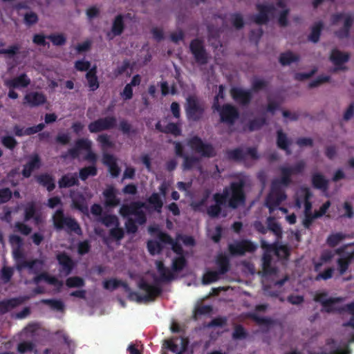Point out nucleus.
<instances>
[{
    "label": "nucleus",
    "instance_id": "obj_8",
    "mask_svg": "<svg viewBox=\"0 0 354 354\" xmlns=\"http://www.w3.org/2000/svg\"><path fill=\"white\" fill-rule=\"evenodd\" d=\"M342 19H344L343 26L335 32V35L339 39L348 38L351 35V28L354 21L353 15L348 13L337 12L333 14L331 17L333 24H337Z\"/></svg>",
    "mask_w": 354,
    "mask_h": 354
},
{
    "label": "nucleus",
    "instance_id": "obj_15",
    "mask_svg": "<svg viewBox=\"0 0 354 354\" xmlns=\"http://www.w3.org/2000/svg\"><path fill=\"white\" fill-rule=\"evenodd\" d=\"M257 9L259 13L254 15L252 19L258 25L267 24L269 21V15H272L275 11V8L273 4H258Z\"/></svg>",
    "mask_w": 354,
    "mask_h": 354
},
{
    "label": "nucleus",
    "instance_id": "obj_20",
    "mask_svg": "<svg viewBox=\"0 0 354 354\" xmlns=\"http://www.w3.org/2000/svg\"><path fill=\"white\" fill-rule=\"evenodd\" d=\"M102 162L109 168L112 178H118L121 172V169L118 165L117 158L112 154L104 153L102 156Z\"/></svg>",
    "mask_w": 354,
    "mask_h": 354
},
{
    "label": "nucleus",
    "instance_id": "obj_53",
    "mask_svg": "<svg viewBox=\"0 0 354 354\" xmlns=\"http://www.w3.org/2000/svg\"><path fill=\"white\" fill-rule=\"evenodd\" d=\"M268 229L271 230L272 232L276 236H279L282 233L281 227L279 223L274 221V217H268L267 218Z\"/></svg>",
    "mask_w": 354,
    "mask_h": 354
},
{
    "label": "nucleus",
    "instance_id": "obj_2",
    "mask_svg": "<svg viewBox=\"0 0 354 354\" xmlns=\"http://www.w3.org/2000/svg\"><path fill=\"white\" fill-rule=\"evenodd\" d=\"M104 288L106 290H115L119 287H122L124 292L127 293V298L130 301L137 303H148L153 301L156 297L159 296L162 292L161 287L157 285H151L148 282L142 279L139 281L138 286L140 290L147 292L144 295H139L138 292L133 291L127 282L116 279H110L105 280L103 283Z\"/></svg>",
    "mask_w": 354,
    "mask_h": 354
},
{
    "label": "nucleus",
    "instance_id": "obj_1",
    "mask_svg": "<svg viewBox=\"0 0 354 354\" xmlns=\"http://www.w3.org/2000/svg\"><path fill=\"white\" fill-rule=\"evenodd\" d=\"M245 184L244 179H239L225 186L223 189V193L214 194L213 200L215 204L207 207L208 216L212 218H218L222 212V207L225 205L233 209L243 206L246 201Z\"/></svg>",
    "mask_w": 354,
    "mask_h": 354
},
{
    "label": "nucleus",
    "instance_id": "obj_26",
    "mask_svg": "<svg viewBox=\"0 0 354 354\" xmlns=\"http://www.w3.org/2000/svg\"><path fill=\"white\" fill-rule=\"evenodd\" d=\"M42 280L47 282L48 284L57 287L58 290H60L61 288L63 286V282L62 281L55 276L49 275L46 272L41 273L33 277L34 284H38Z\"/></svg>",
    "mask_w": 354,
    "mask_h": 354
},
{
    "label": "nucleus",
    "instance_id": "obj_56",
    "mask_svg": "<svg viewBox=\"0 0 354 354\" xmlns=\"http://www.w3.org/2000/svg\"><path fill=\"white\" fill-rule=\"evenodd\" d=\"M97 142L100 143L102 149L111 148L114 146V143L110 140V136L107 133L98 135Z\"/></svg>",
    "mask_w": 354,
    "mask_h": 354
},
{
    "label": "nucleus",
    "instance_id": "obj_51",
    "mask_svg": "<svg viewBox=\"0 0 354 354\" xmlns=\"http://www.w3.org/2000/svg\"><path fill=\"white\" fill-rule=\"evenodd\" d=\"M119 129L124 134L129 136L131 134H136V129H133L132 125L125 119H122L119 123Z\"/></svg>",
    "mask_w": 354,
    "mask_h": 354
},
{
    "label": "nucleus",
    "instance_id": "obj_25",
    "mask_svg": "<svg viewBox=\"0 0 354 354\" xmlns=\"http://www.w3.org/2000/svg\"><path fill=\"white\" fill-rule=\"evenodd\" d=\"M37 183L46 187L48 192H51L56 187L55 178L53 175L43 173L35 176Z\"/></svg>",
    "mask_w": 354,
    "mask_h": 354
},
{
    "label": "nucleus",
    "instance_id": "obj_7",
    "mask_svg": "<svg viewBox=\"0 0 354 354\" xmlns=\"http://www.w3.org/2000/svg\"><path fill=\"white\" fill-rule=\"evenodd\" d=\"M205 107L196 95H189L186 99L185 114L189 120L198 122L204 115Z\"/></svg>",
    "mask_w": 354,
    "mask_h": 354
},
{
    "label": "nucleus",
    "instance_id": "obj_37",
    "mask_svg": "<svg viewBox=\"0 0 354 354\" xmlns=\"http://www.w3.org/2000/svg\"><path fill=\"white\" fill-rule=\"evenodd\" d=\"M341 297H329L321 305L322 306V312L326 313H334L336 310L335 305L342 301Z\"/></svg>",
    "mask_w": 354,
    "mask_h": 354
},
{
    "label": "nucleus",
    "instance_id": "obj_17",
    "mask_svg": "<svg viewBox=\"0 0 354 354\" xmlns=\"http://www.w3.org/2000/svg\"><path fill=\"white\" fill-rule=\"evenodd\" d=\"M57 259L58 264L61 266L60 272L65 276L70 275L75 266L71 256L66 252H61L57 255Z\"/></svg>",
    "mask_w": 354,
    "mask_h": 354
},
{
    "label": "nucleus",
    "instance_id": "obj_24",
    "mask_svg": "<svg viewBox=\"0 0 354 354\" xmlns=\"http://www.w3.org/2000/svg\"><path fill=\"white\" fill-rule=\"evenodd\" d=\"M350 59V55L347 53H343L338 49H333L331 51L330 55V60L336 66L337 68L333 69L334 72L337 71L338 69L341 68L339 66L344 63L348 62Z\"/></svg>",
    "mask_w": 354,
    "mask_h": 354
},
{
    "label": "nucleus",
    "instance_id": "obj_46",
    "mask_svg": "<svg viewBox=\"0 0 354 354\" xmlns=\"http://www.w3.org/2000/svg\"><path fill=\"white\" fill-rule=\"evenodd\" d=\"M5 43L3 41L0 42V55H7L9 58H12L19 53L20 46L19 44H15L8 47V48H1L3 47Z\"/></svg>",
    "mask_w": 354,
    "mask_h": 354
},
{
    "label": "nucleus",
    "instance_id": "obj_31",
    "mask_svg": "<svg viewBox=\"0 0 354 354\" xmlns=\"http://www.w3.org/2000/svg\"><path fill=\"white\" fill-rule=\"evenodd\" d=\"M277 145L279 149L285 150L288 155L291 153L290 145V140L287 138V134L282 129L277 131Z\"/></svg>",
    "mask_w": 354,
    "mask_h": 354
},
{
    "label": "nucleus",
    "instance_id": "obj_43",
    "mask_svg": "<svg viewBox=\"0 0 354 354\" xmlns=\"http://www.w3.org/2000/svg\"><path fill=\"white\" fill-rule=\"evenodd\" d=\"M261 247L263 248H271L274 249L275 251V254L277 255H281L284 258H288L290 252L288 250V248L286 245H279L276 246L274 245H268L264 241L261 242Z\"/></svg>",
    "mask_w": 354,
    "mask_h": 354
},
{
    "label": "nucleus",
    "instance_id": "obj_47",
    "mask_svg": "<svg viewBox=\"0 0 354 354\" xmlns=\"http://www.w3.org/2000/svg\"><path fill=\"white\" fill-rule=\"evenodd\" d=\"M66 286L69 288H82L85 286V280L78 276L71 277L66 279Z\"/></svg>",
    "mask_w": 354,
    "mask_h": 354
},
{
    "label": "nucleus",
    "instance_id": "obj_10",
    "mask_svg": "<svg viewBox=\"0 0 354 354\" xmlns=\"http://www.w3.org/2000/svg\"><path fill=\"white\" fill-rule=\"evenodd\" d=\"M117 127V118L115 116L110 115L100 118L92 121L88 125V130L92 133H95L106 130L115 129Z\"/></svg>",
    "mask_w": 354,
    "mask_h": 354
},
{
    "label": "nucleus",
    "instance_id": "obj_18",
    "mask_svg": "<svg viewBox=\"0 0 354 354\" xmlns=\"http://www.w3.org/2000/svg\"><path fill=\"white\" fill-rule=\"evenodd\" d=\"M41 167V160L37 153L32 154L29 157L28 161L24 165L21 170V174L24 178H29L34 170L38 169Z\"/></svg>",
    "mask_w": 354,
    "mask_h": 354
},
{
    "label": "nucleus",
    "instance_id": "obj_54",
    "mask_svg": "<svg viewBox=\"0 0 354 354\" xmlns=\"http://www.w3.org/2000/svg\"><path fill=\"white\" fill-rule=\"evenodd\" d=\"M147 248H148L149 252L153 255L159 254L163 249V246L160 241L149 240L148 242H147Z\"/></svg>",
    "mask_w": 354,
    "mask_h": 354
},
{
    "label": "nucleus",
    "instance_id": "obj_61",
    "mask_svg": "<svg viewBox=\"0 0 354 354\" xmlns=\"http://www.w3.org/2000/svg\"><path fill=\"white\" fill-rule=\"evenodd\" d=\"M137 218H127V221L124 223V227L126 229V232L129 234H133L137 232L138 226H137Z\"/></svg>",
    "mask_w": 354,
    "mask_h": 354
},
{
    "label": "nucleus",
    "instance_id": "obj_64",
    "mask_svg": "<svg viewBox=\"0 0 354 354\" xmlns=\"http://www.w3.org/2000/svg\"><path fill=\"white\" fill-rule=\"evenodd\" d=\"M2 145L8 149H14L18 145L17 140L12 136H4L1 138Z\"/></svg>",
    "mask_w": 354,
    "mask_h": 354
},
{
    "label": "nucleus",
    "instance_id": "obj_6",
    "mask_svg": "<svg viewBox=\"0 0 354 354\" xmlns=\"http://www.w3.org/2000/svg\"><path fill=\"white\" fill-rule=\"evenodd\" d=\"M145 207L142 201H132L128 205H122L120 209V214L122 218H129L130 215H135L138 224L142 225L147 223V215L141 209Z\"/></svg>",
    "mask_w": 354,
    "mask_h": 354
},
{
    "label": "nucleus",
    "instance_id": "obj_23",
    "mask_svg": "<svg viewBox=\"0 0 354 354\" xmlns=\"http://www.w3.org/2000/svg\"><path fill=\"white\" fill-rule=\"evenodd\" d=\"M30 79L26 74L22 73L20 75L5 81V86L8 88H26L30 84Z\"/></svg>",
    "mask_w": 354,
    "mask_h": 354
},
{
    "label": "nucleus",
    "instance_id": "obj_50",
    "mask_svg": "<svg viewBox=\"0 0 354 354\" xmlns=\"http://www.w3.org/2000/svg\"><path fill=\"white\" fill-rule=\"evenodd\" d=\"M175 341H178V338L165 340L162 348L169 350L174 354H180L179 346Z\"/></svg>",
    "mask_w": 354,
    "mask_h": 354
},
{
    "label": "nucleus",
    "instance_id": "obj_9",
    "mask_svg": "<svg viewBox=\"0 0 354 354\" xmlns=\"http://www.w3.org/2000/svg\"><path fill=\"white\" fill-rule=\"evenodd\" d=\"M216 108L214 109L219 113L220 120L223 124L227 125H234L235 122L239 117V113L237 107L231 104H224L223 105L216 104Z\"/></svg>",
    "mask_w": 354,
    "mask_h": 354
},
{
    "label": "nucleus",
    "instance_id": "obj_57",
    "mask_svg": "<svg viewBox=\"0 0 354 354\" xmlns=\"http://www.w3.org/2000/svg\"><path fill=\"white\" fill-rule=\"evenodd\" d=\"M35 213L36 209L34 203H30L24 209V220L28 221L34 218L36 222H38L39 217L38 216H35Z\"/></svg>",
    "mask_w": 354,
    "mask_h": 354
},
{
    "label": "nucleus",
    "instance_id": "obj_11",
    "mask_svg": "<svg viewBox=\"0 0 354 354\" xmlns=\"http://www.w3.org/2000/svg\"><path fill=\"white\" fill-rule=\"evenodd\" d=\"M189 50L198 64L205 65L207 64L209 55L203 40L198 38L192 39L189 43Z\"/></svg>",
    "mask_w": 354,
    "mask_h": 354
},
{
    "label": "nucleus",
    "instance_id": "obj_49",
    "mask_svg": "<svg viewBox=\"0 0 354 354\" xmlns=\"http://www.w3.org/2000/svg\"><path fill=\"white\" fill-rule=\"evenodd\" d=\"M80 178L85 181L90 176H96L97 174V168L95 165L83 167L79 172Z\"/></svg>",
    "mask_w": 354,
    "mask_h": 354
},
{
    "label": "nucleus",
    "instance_id": "obj_60",
    "mask_svg": "<svg viewBox=\"0 0 354 354\" xmlns=\"http://www.w3.org/2000/svg\"><path fill=\"white\" fill-rule=\"evenodd\" d=\"M183 158V168L184 170H190L196 164L199 162V158L194 156H189L185 155Z\"/></svg>",
    "mask_w": 354,
    "mask_h": 354
},
{
    "label": "nucleus",
    "instance_id": "obj_13",
    "mask_svg": "<svg viewBox=\"0 0 354 354\" xmlns=\"http://www.w3.org/2000/svg\"><path fill=\"white\" fill-rule=\"evenodd\" d=\"M306 167V163L304 160H301L297 162L292 167L282 166L279 167L281 173V181L285 185V187H288L292 183L291 176L292 174H298L303 172Z\"/></svg>",
    "mask_w": 354,
    "mask_h": 354
},
{
    "label": "nucleus",
    "instance_id": "obj_55",
    "mask_svg": "<svg viewBox=\"0 0 354 354\" xmlns=\"http://www.w3.org/2000/svg\"><path fill=\"white\" fill-rule=\"evenodd\" d=\"M266 124V118L265 117L257 118L249 121V130L256 131L261 129L263 126Z\"/></svg>",
    "mask_w": 354,
    "mask_h": 354
},
{
    "label": "nucleus",
    "instance_id": "obj_39",
    "mask_svg": "<svg viewBox=\"0 0 354 354\" xmlns=\"http://www.w3.org/2000/svg\"><path fill=\"white\" fill-rule=\"evenodd\" d=\"M324 28V23L318 21L311 27V33L308 36V39L313 44H317L320 39L322 31Z\"/></svg>",
    "mask_w": 354,
    "mask_h": 354
},
{
    "label": "nucleus",
    "instance_id": "obj_21",
    "mask_svg": "<svg viewBox=\"0 0 354 354\" xmlns=\"http://www.w3.org/2000/svg\"><path fill=\"white\" fill-rule=\"evenodd\" d=\"M24 103L28 104L31 107L39 106L46 103V95L38 91H32L24 95Z\"/></svg>",
    "mask_w": 354,
    "mask_h": 354
},
{
    "label": "nucleus",
    "instance_id": "obj_22",
    "mask_svg": "<svg viewBox=\"0 0 354 354\" xmlns=\"http://www.w3.org/2000/svg\"><path fill=\"white\" fill-rule=\"evenodd\" d=\"M104 197V206L107 208H113L120 204V199L116 195L115 189L110 186L103 192Z\"/></svg>",
    "mask_w": 354,
    "mask_h": 354
},
{
    "label": "nucleus",
    "instance_id": "obj_40",
    "mask_svg": "<svg viewBox=\"0 0 354 354\" xmlns=\"http://www.w3.org/2000/svg\"><path fill=\"white\" fill-rule=\"evenodd\" d=\"M226 157L229 160L235 161H242L245 160V153L241 147H236L233 149H229L226 152Z\"/></svg>",
    "mask_w": 354,
    "mask_h": 354
},
{
    "label": "nucleus",
    "instance_id": "obj_44",
    "mask_svg": "<svg viewBox=\"0 0 354 354\" xmlns=\"http://www.w3.org/2000/svg\"><path fill=\"white\" fill-rule=\"evenodd\" d=\"M347 237V235L341 233H334L330 234L327 239H326V244L330 248H335L338 245V244L342 241V240L345 239Z\"/></svg>",
    "mask_w": 354,
    "mask_h": 354
},
{
    "label": "nucleus",
    "instance_id": "obj_27",
    "mask_svg": "<svg viewBox=\"0 0 354 354\" xmlns=\"http://www.w3.org/2000/svg\"><path fill=\"white\" fill-rule=\"evenodd\" d=\"M124 24L122 15H118L113 21L111 32H108L106 36L109 39H112L115 36L121 35L124 31Z\"/></svg>",
    "mask_w": 354,
    "mask_h": 354
},
{
    "label": "nucleus",
    "instance_id": "obj_28",
    "mask_svg": "<svg viewBox=\"0 0 354 354\" xmlns=\"http://www.w3.org/2000/svg\"><path fill=\"white\" fill-rule=\"evenodd\" d=\"M79 184L80 182L77 173L64 174L58 180V187L60 189L79 185Z\"/></svg>",
    "mask_w": 354,
    "mask_h": 354
},
{
    "label": "nucleus",
    "instance_id": "obj_63",
    "mask_svg": "<svg viewBox=\"0 0 354 354\" xmlns=\"http://www.w3.org/2000/svg\"><path fill=\"white\" fill-rule=\"evenodd\" d=\"M220 274L216 271H208L202 278L203 284H211V283L216 281L219 279Z\"/></svg>",
    "mask_w": 354,
    "mask_h": 354
},
{
    "label": "nucleus",
    "instance_id": "obj_52",
    "mask_svg": "<svg viewBox=\"0 0 354 354\" xmlns=\"http://www.w3.org/2000/svg\"><path fill=\"white\" fill-rule=\"evenodd\" d=\"M187 261L184 255L174 258L172 263V270L174 272H181L186 266Z\"/></svg>",
    "mask_w": 354,
    "mask_h": 354
},
{
    "label": "nucleus",
    "instance_id": "obj_34",
    "mask_svg": "<svg viewBox=\"0 0 354 354\" xmlns=\"http://www.w3.org/2000/svg\"><path fill=\"white\" fill-rule=\"evenodd\" d=\"M85 77L88 82V86L90 91H95L98 89L99 82L97 76V68L95 66L87 71Z\"/></svg>",
    "mask_w": 354,
    "mask_h": 354
},
{
    "label": "nucleus",
    "instance_id": "obj_29",
    "mask_svg": "<svg viewBox=\"0 0 354 354\" xmlns=\"http://www.w3.org/2000/svg\"><path fill=\"white\" fill-rule=\"evenodd\" d=\"M311 184H313L314 188L320 189L324 192H327L328 189V180L321 173L313 174V176H311Z\"/></svg>",
    "mask_w": 354,
    "mask_h": 354
},
{
    "label": "nucleus",
    "instance_id": "obj_30",
    "mask_svg": "<svg viewBox=\"0 0 354 354\" xmlns=\"http://www.w3.org/2000/svg\"><path fill=\"white\" fill-rule=\"evenodd\" d=\"M216 265L218 267L217 272L220 275H224L228 272L230 269V259L225 254H219L216 256Z\"/></svg>",
    "mask_w": 354,
    "mask_h": 354
},
{
    "label": "nucleus",
    "instance_id": "obj_5",
    "mask_svg": "<svg viewBox=\"0 0 354 354\" xmlns=\"http://www.w3.org/2000/svg\"><path fill=\"white\" fill-rule=\"evenodd\" d=\"M82 150L86 151L84 159L93 164H95L97 160V156L92 150V142L86 138L77 139L75 142V145L68 149L67 154L62 155V157L66 158L68 156L75 159L80 156Z\"/></svg>",
    "mask_w": 354,
    "mask_h": 354
},
{
    "label": "nucleus",
    "instance_id": "obj_48",
    "mask_svg": "<svg viewBox=\"0 0 354 354\" xmlns=\"http://www.w3.org/2000/svg\"><path fill=\"white\" fill-rule=\"evenodd\" d=\"M100 222L106 227L120 225L118 216L115 214H105L100 218Z\"/></svg>",
    "mask_w": 354,
    "mask_h": 354
},
{
    "label": "nucleus",
    "instance_id": "obj_45",
    "mask_svg": "<svg viewBox=\"0 0 354 354\" xmlns=\"http://www.w3.org/2000/svg\"><path fill=\"white\" fill-rule=\"evenodd\" d=\"M149 204L153 207L155 211L161 213L163 202L158 193H153L147 199Z\"/></svg>",
    "mask_w": 354,
    "mask_h": 354
},
{
    "label": "nucleus",
    "instance_id": "obj_38",
    "mask_svg": "<svg viewBox=\"0 0 354 354\" xmlns=\"http://www.w3.org/2000/svg\"><path fill=\"white\" fill-rule=\"evenodd\" d=\"M354 252L348 254L345 257L337 259V270L339 274H345L349 268L350 263L353 258Z\"/></svg>",
    "mask_w": 354,
    "mask_h": 354
},
{
    "label": "nucleus",
    "instance_id": "obj_59",
    "mask_svg": "<svg viewBox=\"0 0 354 354\" xmlns=\"http://www.w3.org/2000/svg\"><path fill=\"white\" fill-rule=\"evenodd\" d=\"M41 303L48 305L52 309L59 310V312L64 308V305L60 300L46 299H42Z\"/></svg>",
    "mask_w": 354,
    "mask_h": 354
},
{
    "label": "nucleus",
    "instance_id": "obj_33",
    "mask_svg": "<svg viewBox=\"0 0 354 354\" xmlns=\"http://www.w3.org/2000/svg\"><path fill=\"white\" fill-rule=\"evenodd\" d=\"M72 208L77 209L84 214L88 212V206L83 194L77 193L72 196Z\"/></svg>",
    "mask_w": 354,
    "mask_h": 354
},
{
    "label": "nucleus",
    "instance_id": "obj_32",
    "mask_svg": "<svg viewBox=\"0 0 354 354\" xmlns=\"http://www.w3.org/2000/svg\"><path fill=\"white\" fill-rule=\"evenodd\" d=\"M326 346H329V350L327 351L326 348L320 353L313 354H349L348 348L343 349L337 346L336 342L333 339H328L326 342Z\"/></svg>",
    "mask_w": 354,
    "mask_h": 354
},
{
    "label": "nucleus",
    "instance_id": "obj_16",
    "mask_svg": "<svg viewBox=\"0 0 354 354\" xmlns=\"http://www.w3.org/2000/svg\"><path fill=\"white\" fill-rule=\"evenodd\" d=\"M232 97L238 104L247 106L250 104L252 94L249 90H244L241 88L234 87L230 90Z\"/></svg>",
    "mask_w": 354,
    "mask_h": 354
},
{
    "label": "nucleus",
    "instance_id": "obj_14",
    "mask_svg": "<svg viewBox=\"0 0 354 354\" xmlns=\"http://www.w3.org/2000/svg\"><path fill=\"white\" fill-rule=\"evenodd\" d=\"M257 250V246L253 242L248 239H243L230 243L228 250L232 255H243L245 252H253Z\"/></svg>",
    "mask_w": 354,
    "mask_h": 354
},
{
    "label": "nucleus",
    "instance_id": "obj_3",
    "mask_svg": "<svg viewBox=\"0 0 354 354\" xmlns=\"http://www.w3.org/2000/svg\"><path fill=\"white\" fill-rule=\"evenodd\" d=\"M285 187V185L281 181V178L272 181L270 192L265 200V205L270 213H272L281 202L287 199Z\"/></svg>",
    "mask_w": 354,
    "mask_h": 354
},
{
    "label": "nucleus",
    "instance_id": "obj_4",
    "mask_svg": "<svg viewBox=\"0 0 354 354\" xmlns=\"http://www.w3.org/2000/svg\"><path fill=\"white\" fill-rule=\"evenodd\" d=\"M53 222L55 229L65 230L68 234H82V230L78 222L71 216H65L62 209H58L53 215Z\"/></svg>",
    "mask_w": 354,
    "mask_h": 354
},
{
    "label": "nucleus",
    "instance_id": "obj_19",
    "mask_svg": "<svg viewBox=\"0 0 354 354\" xmlns=\"http://www.w3.org/2000/svg\"><path fill=\"white\" fill-rule=\"evenodd\" d=\"M30 299L29 296L24 295L17 298H12L0 301V315L8 313L9 310L14 308Z\"/></svg>",
    "mask_w": 354,
    "mask_h": 354
},
{
    "label": "nucleus",
    "instance_id": "obj_12",
    "mask_svg": "<svg viewBox=\"0 0 354 354\" xmlns=\"http://www.w3.org/2000/svg\"><path fill=\"white\" fill-rule=\"evenodd\" d=\"M187 145L203 157L212 158L216 156L213 146L209 143H204L198 136H194L188 140Z\"/></svg>",
    "mask_w": 354,
    "mask_h": 354
},
{
    "label": "nucleus",
    "instance_id": "obj_58",
    "mask_svg": "<svg viewBox=\"0 0 354 354\" xmlns=\"http://www.w3.org/2000/svg\"><path fill=\"white\" fill-rule=\"evenodd\" d=\"M212 307L210 305H201L196 307L194 310L193 318L198 319V316L206 315L211 313Z\"/></svg>",
    "mask_w": 354,
    "mask_h": 354
},
{
    "label": "nucleus",
    "instance_id": "obj_35",
    "mask_svg": "<svg viewBox=\"0 0 354 354\" xmlns=\"http://www.w3.org/2000/svg\"><path fill=\"white\" fill-rule=\"evenodd\" d=\"M156 267L159 275H160V281H170L174 279L173 272L165 266L162 261L156 262Z\"/></svg>",
    "mask_w": 354,
    "mask_h": 354
},
{
    "label": "nucleus",
    "instance_id": "obj_41",
    "mask_svg": "<svg viewBox=\"0 0 354 354\" xmlns=\"http://www.w3.org/2000/svg\"><path fill=\"white\" fill-rule=\"evenodd\" d=\"M209 195L210 192L209 189H207L204 193L203 197L200 200L193 201L191 203V207L193 209V210L195 212H203L204 209H203V207L205 206V205L207 204V201L209 198Z\"/></svg>",
    "mask_w": 354,
    "mask_h": 354
},
{
    "label": "nucleus",
    "instance_id": "obj_42",
    "mask_svg": "<svg viewBox=\"0 0 354 354\" xmlns=\"http://www.w3.org/2000/svg\"><path fill=\"white\" fill-rule=\"evenodd\" d=\"M342 310L352 315L348 322L342 324V326L351 327L354 329V302L346 304L342 308ZM351 342H354V335L352 336Z\"/></svg>",
    "mask_w": 354,
    "mask_h": 354
},
{
    "label": "nucleus",
    "instance_id": "obj_62",
    "mask_svg": "<svg viewBox=\"0 0 354 354\" xmlns=\"http://www.w3.org/2000/svg\"><path fill=\"white\" fill-rule=\"evenodd\" d=\"M46 38L52 41L56 46H64L66 44V38L62 34H51L46 36Z\"/></svg>",
    "mask_w": 354,
    "mask_h": 354
},
{
    "label": "nucleus",
    "instance_id": "obj_36",
    "mask_svg": "<svg viewBox=\"0 0 354 354\" xmlns=\"http://www.w3.org/2000/svg\"><path fill=\"white\" fill-rule=\"evenodd\" d=\"M299 60V55L294 54L292 51L282 53L279 55V63L283 66H288L293 62H297Z\"/></svg>",
    "mask_w": 354,
    "mask_h": 354
}]
</instances>
